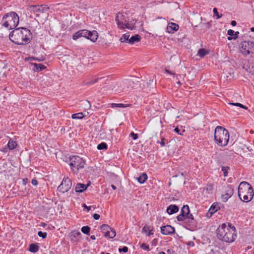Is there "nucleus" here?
<instances>
[{
	"label": "nucleus",
	"instance_id": "cd10ccee",
	"mask_svg": "<svg viewBox=\"0 0 254 254\" xmlns=\"http://www.w3.org/2000/svg\"><path fill=\"white\" fill-rule=\"evenodd\" d=\"M105 77H101L100 78H96L94 79L88 81H85L84 84L85 85H90V84H93L96 83H97L99 80H103Z\"/></svg>",
	"mask_w": 254,
	"mask_h": 254
},
{
	"label": "nucleus",
	"instance_id": "dca6fc26",
	"mask_svg": "<svg viewBox=\"0 0 254 254\" xmlns=\"http://www.w3.org/2000/svg\"><path fill=\"white\" fill-rule=\"evenodd\" d=\"M220 209V206L218 203H213L208 210V212L207 213V217H210L213 214Z\"/></svg>",
	"mask_w": 254,
	"mask_h": 254
},
{
	"label": "nucleus",
	"instance_id": "ddd939ff",
	"mask_svg": "<svg viewBox=\"0 0 254 254\" xmlns=\"http://www.w3.org/2000/svg\"><path fill=\"white\" fill-rule=\"evenodd\" d=\"M234 190L232 186H228L226 188L225 192L222 195L223 201L226 202L233 194Z\"/></svg>",
	"mask_w": 254,
	"mask_h": 254
},
{
	"label": "nucleus",
	"instance_id": "864d4df0",
	"mask_svg": "<svg viewBox=\"0 0 254 254\" xmlns=\"http://www.w3.org/2000/svg\"><path fill=\"white\" fill-rule=\"evenodd\" d=\"M82 207L85 209H87V210L89 211L91 209V206H87L85 203L82 204Z\"/></svg>",
	"mask_w": 254,
	"mask_h": 254
},
{
	"label": "nucleus",
	"instance_id": "1a4fd4ad",
	"mask_svg": "<svg viewBox=\"0 0 254 254\" xmlns=\"http://www.w3.org/2000/svg\"><path fill=\"white\" fill-rule=\"evenodd\" d=\"M27 10L31 12V13L35 14L36 17H39L40 13L45 12V10L43 8H41L39 5H29L27 7Z\"/></svg>",
	"mask_w": 254,
	"mask_h": 254
},
{
	"label": "nucleus",
	"instance_id": "20e7f679",
	"mask_svg": "<svg viewBox=\"0 0 254 254\" xmlns=\"http://www.w3.org/2000/svg\"><path fill=\"white\" fill-rule=\"evenodd\" d=\"M19 18L17 14L14 11H11L5 14L1 20V26L8 30L15 28L19 24Z\"/></svg>",
	"mask_w": 254,
	"mask_h": 254
},
{
	"label": "nucleus",
	"instance_id": "c756f323",
	"mask_svg": "<svg viewBox=\"0 0 254 254\" xmlns=\"http://www.w3.org/2000/svg\"><path fill=\"white\" fill-rule=\"evenodd\" d=\"M129 36L128 33H126L122 36L120 40L121 42H128L129 43Z\"/></svg>",
	"mask_w": 254,
	"mask_h": 254
},
{
	"label": "nucleus",
	"instance_id": "7c9ffc66",
	"mask_svg": "<svg viewBox=\"0 0 254 254\" xmlns=\"http://www.w3.org/2000/svg\"><path fill=\"white\" fill-rule=\"evenodd\" d=\"M84 116L82 112L73 114L72 115V119H82L84 118Z\"/></svg>",
	"mask_w": 254,
	"mask_h": 254
},
{
	"label": "nucleus",
	"instance_id": "6e6d98bb",
	"mask_svg": "<svg viewBox=\"0 0 254 254\" xmlns=\"http://www.w3.org/2000/svg\"><path fill=\"white\" fill-rule=\"evenodd\" d=\"M239 34V32L238 31H237L234 33V36L233 37V39L236 40L238 37V35Z\"/></svg>",
	"mask_w": 254,
	"mask_h": 254
},
{
	"label": "nucleus",
	"instance_id": "5701e85b",
	"mask_svg": "<svg viewBox=\"0 0 254 254\" xmlns=\"http://www.w3.org/2000/svg\"><path fill=\"white\" fill-rule=\"evenodd\" d=\"M116 233L114 229L112 228L111 230L108 231L106 234H104V236L106 238L112 239L116 236Z\"/></svg>",
	"mask_w": 254,
	"mask_h": 254
},
{
	"label": "nucleus",
	"instance_id": "052dcab7",
	"mask_svg": "<svg viewBox=\"0 0 254 254\" xmlns=\"http://www.w3.org/2000/svg\"><path fill=\"white\" fill-rule=\"evenodd\" d=\"M231 24L233 26H236V24H237V22H236V21H235V20H233V21H231Z\"/></svg>",
	"mask_w": 254,
	"mask_h": 254
},
{
	"label": "nucleus",
	"instance_id": "603ef678",
	"mask_svg": "<svg viewBox=\"0 0 254 254\" xmlns=\"http://www.w3.org/2000/svg\"><path fill=\"white\" fill-rule=\"evenodd\" d=\"M93 217L94 218V219L95 220H98L99 218H100V215L98 214H97V213H95L94 214V215H93Z\"/></svg>",
	"mask_w": 254,
	"mask_h": 254
},
{
	"label": "nucleus",
	"instance_id": "9d476101",
	"mask_svg": "<svg viewBox=\"0 0 254 254\" xmlns=\"http://www.w3.org/2000/svg\"><path fill=\"white\" fill-rule=\"evenodd\" d=\"M183 226L188 230L193 231L196 228V222L195 220L184 219L182 220Z\"/></svg>",
	"mask_w": 254,
	"mask_h": 254
},
{
	"label": "nucleus",
	"instance_id": "4c0bfd02",
	"mask_svg": "<svg viewBox=\"0 0 254 254\" xmlns=\"http://www.w3.org/2000/svg\"><path fill=\"white\" fill-rule=\"evenodd\" d=\"M38 235L40 237L42 238L43 239H45L47 237V234L46 232H43L42 231H39L38 232Z\"/></svg>",
	"mask_w": 254,
	"mask_h": 254
},
{
	"label": "nucleus",
	"instance_id": "0e129e2a",
	"mask_svg": "<svg viewBox=\"0 0 254 254\" xmlns=\"http://www.w3.org/2000/svg\"><path fill=\"white\" fill-rule=\"evenodd\" d=\"M1 150L4 152H6L7 151V147H3L2 149H1Z\"/></svg>",
	"mask_w": 254,
	"mask_h": 254
},
{
	"label": "nucleus",
	"instance_id": "09e8293b",
	"mask_svg": "<svg viewBox=\"0 0 254 254\" xmlns=\"http://www.w3.org/2000/svg\"><path fill=\"white\" fill-rule=\"evenodd\" d=\"M250 72L253 74H254V64H252L251 66L249 67Z\"/></svg>",
	"mask_w": 254,
	"mask_h": 254
},
{
	"label": "nucleus",
	"instance_id": "393cba45",
	"mask_svg": "<svg viewBox=\"0 0 254 254\" xmlns=\"http://www.w3.org/2000/svg\"><path fill=\"white\" fill-rule=\"evenodd\" d=\"M208 51L206 50L204 48H201L198 50L197 52V55H198L201 58H203L205 55L208 54Z\"/></svg>",
	"mask_w": 254,
	"mask_h": 254
},
{
	"label": "nucleus",
	"instance_id": "49530a36",
	"mask_svg": "<svg viewBox=\"0 0 254 254\" xmlns=\"http://www.w3.org/2000/svg\"><path fill=\"white\" fill-rule=\"evenodd\" d=\"M134 27L130 24L127 23L125 25V28H127L130 30H133L134 29Z\"/></svg>",
	"mask_w": 254,
	"mask_h": 254
},
{
	"label": "nucleus",
	"instance_id": "2eb2a0df",
	"mask_svg": "<svg viewBox=\"0 0 254 254\" xmlns=\"http://www.w3.org/2000/svg\"><path fill=\"white\" fill-rule=\"evenodd\" d=\"M87 32L88 30L86 29L79 30L73 35L72 39L74 40H76L81 37H84L86 38V36L88 34Z\"/></svg>",
	"mask_w": 254,
	"mask_h": 254
},
{
	"label": "nucleus",
	"instance_id": "bb28decb",
	"mask_svg": "<svg viewBox=\"0 0 254 254\" xmlns=\"http://www.w3.org/2000/svg\"><path fill=\"white\" fill-rule=\"evenodd\" d=\"M101 230L102 232L104 233V234H106L107 232L112 229L111 227H110L107 224H103L101 226Z\"/></svg>",
	"mask_w": 254,
	"mask_h": 254
},
{
	"label": "nucleus",
	"instance_id": "c9c22d12",
	"mask_svg": "<svg viewBox=\"0 0 254 254\" xmlns=\"http://www.w3.org/2000/svg\"><path fill=\"white\" fill-rule=\"evenodd\" d=\"M229 104L230 105H233V106H238V107H239L240 108L245 109L246 110L248 109V108L247 107H246L245 106H244L243 104H242L241 103H230Z\"/></svg>",
	"mask_w": 254,
	"mask_h": 254
},
{
	"label": "nucleus",
	"instance_id": "a878e982",
	"mask_svg": "<svg viewBox=\"0 0 254 254\" xmlns=\"http://www.w3.org/2000/svg\"><path fill=\"white\" fill-rule=\"evenodd\" d=\"M7 146L9 150H12L16 147L17 146V143L16 141H14L10 139L9 140Z\"/></svg>",
	"mask_w": 254,
	"mask_h": 254
},
{
	"label": "nucleus",
	"instance_id": "37998d69",
	"mask_svg": "<svg viewBox=\"0 0 254 254\" xmlns=\"http://www.w3.org/2000/svg\"><path fill=\"white\" fill-rule=\"evenodd\" d=\"M165 139L164 137H161V141H157V143L160 144L161 146H164L165 145Z\"/></svg>",
	"mask_w": 254,
	"mask_h": 254
},
{
	"label": "nucleus",
	"instance_id": "79ce46f5",
	"mask_svg": "<svg viewBox=\"0 0 254 254\" xmlns=\"http://www.w3.org/2000/svg\"><path fill=\"white\" fill-rule=\"evenodd\" d=\"M119 251L121 253V252H124V253H127L128 252V248L126 246H125L123 248H119Z\"/></svg>",
	"mask_w": 254,
	"mask_h": 254
},
{
	"label": "nucleus",
	"instance_id": "e2e57ef3",
	"mask_svg": "<svg viewBox=\"0 0 254 254\" xmlns=\"http://www.w3.org/2000/svg\"><path fill=\"white\" fill-rule=\"evenodd\" d=\"M165 72L166 73H168L172 74V75L174 74V73L173 72H171L169 70L167 69H165Z\"/></svg>",
	"mask_w": 254,
	"mask_h": 254
},
{
	"label": "nucleus",
	"instance_id": "b1692460",
	"mask_svg": "<svg viewBox=\"0 0 254 254\" xmlns=\"http://www.w3.org/2000/svg\"><path fill=\"white\" fill-rule=\"evenodd\" d=\"M39 247L37 244H31L29 245V251L33 253H35L39 251Z\"/></svg>",
	"mask_w": 254,
	"mask_h": 254
},
{
	"label": "nucleus",
	"instance_id": "473e14b6",
	"mask_svg": "<svg viewBox=\"0 0 254 254\" xmlns=\"http://www.w3.org/2000/svg\"><path fill=\"white\" fill-rule=\"evenodd\" d=\"M81 231L83 233L86 235H89L90 231V228L87 226H83L81 228Z\"/></svg>",
	"mask_w": 254,
	"mask_h": 254
},
{
	"label": "nucleus",
	"instance_id": "aec40b11",
	"mask_svg": "<svg viewBox=\"0 0 254 254\" xmlns=\"http://www.w3.org/2000/svg\"><path fill=\"white\" fill-rule=\"evenodd\" d=\"M179 208L176 205L171 204L167 207L166 212L169 214L172 215L178 212Z\"/></svg>",
	"mask_w": 254,
	"mask_h": 254
},
{
	"label": "nucleus",
	"instance_id": "c03bdc74",
	"mask_svg": "<svg viewBox=\"0 0 254 254\" xmlns=\"http://www.w3.org/2000/svg\"><path fill=\"white\" fill-rule=\"evenodd\" d=\"M130 136L132 137L133 140H136L138 138V135L136 133H134L133 132H131L130 133Z\"/></svg>",
	"mask_w": 254,
	"mask_h": 254
},
{
	"label": "nucleus",
	"instance_id": "bf43d9fd",
	"mask_svg": "<svg viewBox=\"0 0 254 254\" xmlns=\"http://www.w3.org/2000/svg\"><path fill=\"white\" fill-rule=\"evenodd\" d=\"M157 240L156 239H154L152 242V244L153 246H155L157 244Z\"/></svg>",
	"mask_w": 254,
	"mask_h": 254
},
{
	"label": "nucleus",
	"instance_id": "f03ea898",
	"mask_svg": "<svg viewBox=\"0 0 254 254\" xmlns=\"http://www.w3.org/2000/svg\"><path fill=\"white\" fill-rule=\"evenodd\" d=\"M216 234L220 240L226 243L233 242L237 237L236 228L231 224L228 226L225 224H222L217 228Z\"/></svg>",
	"mask_w": 254,
	"mask_h": 254
},
{
	"label": "nucleus",
	"instance_id": "0eeeda50",
	"mask_svg": "<svg viewBox=\"0 0 254 254\" xmlns=\"http://www.w3.org/2000/svg\"><path fill=\"white\" fill-rule=\"evenodd\" d=\"M240 50L241 53L247 56L251 53H254V42L250 41H245L242 42L240 45Z\"/></svg>",
	"mask_w": 254,
	"mask_h": 254
},
{
	"label": "nucleus",
	"instance_id": "9b49d317",
	"mask_svg": "<svg viewBox=\"0 0 254 254\" xmlns=\"http://www.w3.org/2000/svg\"><path fill=\"white\" fill-rule=\"evenodd\" d=\"M174 227L170 225H167L161 227V232L164 235H171L175 233Z\"/></svg>",
	"mask_w": 254,
	"mask_h": 254
},
{
	"label": "nucleus",
	"instance_id": "f704fd0d",
	"mask_svg": "<svg viewBox=\"0 0 254 254\" xmlns=\"http://www.w3.org/2000/svg\"><path fill=\"white\" fill-rule=\"evenodd\" d=\"M107 145L105 142H102L98 145L97 149L98 150H104L106 149L107 148Z\"/></svg>",
	"mask_w": 254,
	"mask_h": 254
},
{
	"label": "nucleus",
	"instance_id": "39448f33",
	"mask_svg": "<svg viewBox=\"0 0 254 254\" xmlns=\"http://www.w3.org/2000/svg\"><path fill=\"white\" fill-rule=\"evenodd\" d=\"M214 140L220 146H225L229 140V133L228 130L221 126H217L214 131Z\"/></svg>",
	"mask_w": 254,
	"mask_h": 254
},
{
	"label": "nucleus",
	"instance_id": "a19ab883",
	"mask_svg": "<svg viewBox=\"0 0 254 254\" xmlns=\"http://www.w3.org/2000/svg\"><path fill=\"white\" fill-rule=\"evenodd\" d=\"M184 218H185L184 219L195 220L192 214H190V212L189 213L188 215H187Z\"/></svg>",
	"mask_w": 254,
	"mask_h": 254
},
{
	"label": "nucleus",
	"instance_id": "a18cd8bd",
	"mask_svg": "<svg viewBox=\"0 0 254 254\" xmlns=\"http://www.w3.org/2000/svg\"><path fill=\"white\" fill-rule=\"evenodd\" d=\"M150 230L149 227L147 225H145L142 228V232L147 233Z\"/></svg>",
	"mask_w": 254,
	"mask_h": 254
},
{
	"label": "nucleus",
	"instance_id": "f3484780",
	"mask_svg": "<svg viewBox=\"0 0 254 254\" xmlns=\"http://www.w3.org/2000/svg\"><path fill=\"white\" fill-rule=\"evenodd\" d=\"M87 34L86 39L90 40L93 42L96 41L98 37V33L96 31H90L88 30Z\"/></svg>",
	"mask_w": 254,
	"mask_h": 254
},
{
	"label": "nucleus",
	"instance_id": "58836bf2",
	"mask_svg": "<svg viewBox=\"0 0 254 254\" xmlns=\"http://www.w3.org/2000/svg\"><path fill=\"white\" fill-rule=\"evenodd\" d=\"M140 248L143 250L147 251H149L150 250L149 245L145 243L142 244L140 246Z\"/></svg>",
	"mask_w": 254,
	"mask_h": 254
},
{
	"label": "nucleus",
	"instance_id": "774afa93",
	"mask_svg": "<svg viewBox=\"0 0 254 254\" xmlns=\"http://www.w3.org/2000/svg\"><path fill=\"white\" fill-rule=\"evenodd\" d=\"M90 238L92 239V240H95L96 239V237L94 235H92L91 237H90Z\"/></svg>",
	"mask_w": 254,
	"mask_h": 254
},
{
	"label": "nucleus",
	"instance_id": "72a5a7b5",
	"mask_svg": "<svg viewBox=\"0 0 254 254\" xmlns=\"http://www.w3.org/2000/svg\"><path fill=\"white\" fill-rule=\"evenodd\" d=\"M116 20L117 21V23L118 24V27L121 29H125L126 24L123 22L120 21L118 19V17H116Z\"/></svg>",
	"mask_w": 254,
	"mask_h": 254
},
{
	"label": "nucleus",
	"instance_id": "c85d7f7f",
	"mask_svg": "<svg viewBox=\"0 0 254 254\" xmlns=\"http://www.w3.org/2000/svg\"><path fill=\"white\" fill-rule=\"evenodd\" d=\"M147 179V175L145 173H143L137 178L138 182L140 184H143Z\"/></svg>",
	"mask_w": 254,
	"mask_h": 254
},
{
	"label": "nucleus",
	"instance_id": "4be33fe9",
	"mask_svg": "<svg viewBox=\"0 0 254 254\" xmlns=\"http://www.w3.org/2000/svg\"><path fill=\"white\" fill-rule=\"evenodd\" d=\"M141 39V37L138 34H136L134 36H131L130 38H129V44H133L135 42H139Z\"/></svg>",
	"mask_w": 254,
	"mask_h": 254
},
{
	"label": "nucleus",
	"instance_id": "a211bd4d",
	"mask_svg": "<svg viewBox=\"0 0 254 254\" xmlns=\"http://www.w3.org/2000/svg\"><path fill=\"white\" fill-rule=\"evenodd\" d=\"M179 25L175 23H169L167 27V31L169 33H173L179 29Z\"/></svg>",
	"mask_w": 254,
	"mask_h": 254
},
{
	"label": "nucleus",
	"instance_id": "ea45409f",
	"mask_svg": "<svg viewBox=\"0 0 254 254\" xmlns=\"http://www.w3.org/2000/svg\"><path fill=\"white\" fill-rule=\"evenodd\" d=\"M213 12L214 13V14L217 16V19H219L222 16V14H221L220 15L219 14L218 12L217 11V9L216 8H213Z\"/></svg>",
	"mask_w": 254,
	"mask_h": 254
},
{
	"label": "nucleus",
	"instance_id": "f8f14e48",
	"mask_svg": "<svg viewBox=\"0 0 254 254\" xmlns=\"http://www.w3.org/2000/svg\"><path fill=\"white\" fill-rule=\"evenodd\" d=\"M190 211L189 206L188 205H184L181 209V214L177 217V220L179 221H182V220L184 219V217L187 215H188Z\"/></svg>",
	"mask_w": 254,
	"mask_h": 254
},
{
	"label": "nucleus",
	"instance_id": "5fc2aeb1",
	"mask_svg": "<svg viewBox=\"0 0 254 254\" xmlns=\"http://www.w3.org/2000/svg\"><path fill=\"white\" fill-rule=\"evenodd\" d=\"M174 131L180 135H182V133L180 132V130L178 127H176L174 129Z\"/></svg>",
	"mask_w": 254,
	"mask_h": 254
},
{
	"label": "nucleus",
	"instance_id": "de8ad7c7",
	"mask_svg": "<svg viewBox=\"0 0 254 254\" xmlns=\"http://www.w3.org/2000/svg\"><path fill=\"white\" fill-rule=\"evenodd\" d=\"M29 59L31 61L37 60L38 61H43L44 60V59H43V58H42L41 59H39V58H35V57H30Z\"/></svg>",
	"mask_w": 254,
	"mask_h": 254
},
{
	"label": "nucleus",
	"instance_id": "f257e3e1",
	"mask_svg": "<svg viewBox=\"0 0 254 254\" xmlns=\"http://www.w3.org/2000/svg\"><path fill=\"white\" fill-rule=\"evenodd\" d=\"M10 40L17 45L29 43L32 38L31 31L26 28L20 27L14 29L9 35Z\"/></svg>",
	"mask_w": 254,
	"mask_h": 254
},
{
	"label": "nucleus",
	"instance_id": "e433bc0d",
	"mask_svg": "<svg viewBox=\"0 0 254 254\" xmlns=\"http://www.w3.org/2000/svg\"><path fill=\"white\" fill-rule=\"evenodd\" d=\"M230 169L229 167L226 166V167H222V171L223 172V174L225 177L227 176L228 175V172L227 171Z\"/></svg>",
	"mask_w": 254,
	"mask_h": 254
},
{
	"label": "nucleus",
	"instance_id": "13d9d810",
	"mask_svg": "<svg viewBox=\"0 0 254 254\" xmlns=\"http://www.w3.org/2000/svg\"><path fill=\"white\" fill-rule=\"evenodd\" d=\"M28 180L27 178L23 179L22 183L24 185H26L28 183Z\"/></svg>",
	"mask_w": 254,
	"mask_h": 254
},
{
	"label": "nucleus",
	"instance_id": "3c124183",
	"mask_svg": "<svg viewBox=\"0 0 254 254\" xmlns=\"http://www.w3.org/2000/svg\"><path fill=\"white\" fill-rule=\"evenodd\" d=\"M31 183L34 186H37L38 184V182L36 179H32L31 181Z\"/></svg>",
	"mask_w": 254,
	"mask_h": 254
},
{
	"label": "nucleus",
	"instance_id": "680f3d73",
	"mask_svg": "<svg viewBox=\"0 0 254 254\" xmlns=\"http://www.w3.org/2000/svg\"><path fill=\"white\" fill-rule=\"evenodd\" d=\"M152 230H150H150L148 231V233L147 234V235L148 236H150V235H153V233L152 232Z\"/></svg>",
	"mask_w": 254,
	"mask_h": 254
},
{
	"label": "nucleus",
	"instance_id": "6e6552de",
	"mask_svg": "<svg viewBox=\"0 0 254 254\" xmlns=\"http://www.w3.org/2000/svg\"><path fill=\"white\" fill-rule=\"evenodd\" d=\"M72 182L70 179L68 177L64 178L61 184L58 187V190L59 191L64 193L68 191L71 188Z\"/></svg>",
	"mask_w": 254,
	"mask_h": 254
},
{
	"label": "nucleus",
	"instance_id": "412c9836",
	"mask_svg": "<svg viewBox=\"0 0 254 254\" xmlns=\"http://www.w3.org/2000/svg\"><path fill=\"white\" fill-rule=\"evenodd\" d=\"M31 65L33 66V69L35 71H41L46 68V66L41 64L32 63Z\"/></svg>",
	"mask_w": 254,
	"mask_h": 254
},
{
	"label": "nucleus",
	"instance_id": "6ab92c4d",
	"mask_svg": "<svg viewBox=\"0 0 254 254\" xmlns=\"http://www.w3.org/2000/svg\"><path fill=\"white\" fill-rule=\"evenodd\" d=\"M81 235L80 232L75 231L71 232L69 234L70 240L72 242L78 241L80 238Z\"/></svg>",
	"mask_w": 254,
	"mask_h": 254
},
{
	"label": "nucleus",
	"instance_id": "69168bd1",
	"mask_svg": "<svg viewBox=\"0 0 254 254\" xmlns=\"http://www.w3.org/2000/svg\"><path fill=\"white\" fill-rule=\"evenodd\" d=\"M86 103L88 104V108H87V109L90 108L91 104H90V102L89 101H86Z\"/></svg>",
	"mask_w": 254,
	"mask_h": 254
},
{
	"label": "nucleus",
	"instance_id": "4468645a",
	"mask_svg": "<svg viewBox=\"0 0 254 254\" xmlns=\"http://www.w3.org/2000/svg\"><path fill=\"white\" fill-rule=\"evenodd\" d=\"M90 185V182H89L87 184H83L81 183H77L75 187V191L78 193H81L86 190L87 188Z\"/></svg>",
	"mask_w": 254,
	"mask_h": 254
},
{
	"label": "nucleus",
	"instance_id": "423d86ee",
	"mask_svg": "<svg viewBox=\"0 0 254 254\" xmlns=\"http://www.w3.org/2000/svg\"><path fill=\"white\" fill-rule=\"evenodd\" d=\"M69 165L72 171L77 174L80 169L84 167L85 162L78 156H72L69 158Z\"/></svg>",
	"mask_w": 254,
	"mask_h": 254
},
{
	"label": "nucleus",
	"instance_id": "2f4dec72",
	"mask_svg": "<svg viewBox=\"0 0 254 254\" xmlns=\"http://www.w3.org/2000/svg\"><path fill=\"white\" fill-rule=\"evenodd\" d=\"M129 105L128 104H124L122 103L117 104V103H113L111 104V107L112 108H126L128 107Z\"/></svg>",
	"mask_w": 254,
	"mask_h": 254
},
{
	"label": "nucleus",
	"instance_id": "4d7b16f0",
	"mask_svg": "<svg viewBox=\"0 0 254 254\" xmlns=\"http://www.w3.org/2000/svg\"><path fill=\"white\" fill-rule=\"evenodd\" d=\"M167 252L168 254H174L175 253V251L172 249H168Z\"/></svg>",
	"mask_w": 254,
	"mask_h": 254
},
{
	"label": "nucleus",
	"instance_id": "7ed1b4c3",
	"mask_svg": "<svg viewBox=\"0 0 254 254\" xmlns=\"http://www.w3.org/2000/svg\"><path fill=\"white\" fill-rule=\"evenodd\" d=\"M254 195V189L247 182H242L238 187V196L245 202H250Z\"/></svg>",
	"mask_w": 254,
	"mask_h": 254
},
{
	"label": "nucleus",
	"instance_id": "338daca9",
	"mask_svg": "<svg viewBox=\"0 0 254 254\" xmlns=\"http://www.w3.org/2000/svg\"><path fill=\"white\" fill-rule=\"evenodd\" d=\"M111 187L114 190H116L117 189L116 187L114 185H112Z\"/></svg>",
	"mask_w": 254,
	"mask_h": 254
},
{
	"label": "nucleus",
	"instance_id": "8fccbe9b",
	"mask_svg": "<svg viewBox=\"0 0 254 254\" xmlns=\"http://www.w3.org/2000/svg\"><path fill=\"white\" fill-rule=\"evenodd\" d=\"M234 33H235L234 31L233 30H231V29H229L227 31V34L231 36H233L234 34Z\"/></svg>",
	"mask_w": 254,
	"mask_h": 254
}]
</instances>
